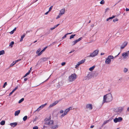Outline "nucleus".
I'll return each instance as SVG.
<instances>
[{
	"instance_id": "nucleus-1",
	"label": "nucleus",
	"mask_w": 129,
	"mask_h": 129,
	"mask_svg": "<svg viewBox=\"0 0 129 129\" xmlns=\"http://www.w3.org/2000/svg\"><path fill=\"white\" fill-rule=\"evenodd\" d=\"M113 99L112 95L111 93H109L104 95L103 97V100L102 102V104L104 103H108L111 101Z\"/></svg>"
},
{
	"instance_id": "nucleus-2",
	"label": "nucleus",
	"mask_w": 129,
	"mask_h": 129,
	"mask_svg": "<svg viewBox=\"0 0 129 129\" xmlns=\"http://www.w3.org/2000/svg\"><path fill=\"white\" fill-rule=\"evenodd\" d=\"M114 57L112 55H109L107 58L106 59L105 61V64H110L111 62V60H113Z\"/></svg>"
},
{
	"instance_id": "nucleus-3",
	"label": "nucleus",
	"mask_w": 129,
	"mask_h": 129,
	"mask_svg": "<svg viewBox=\"0 0 129 129\" xmlns=\"http://www.w3.org/2000/svg\"><path fill=\"white\" fill-rule=\"evenodd\" d=\"M121 56L124 60L128 59L129 57V50L125 52H124L122 54Z\"/></svg>"
},
{
	"instance_id": "nucleus-4",
	"label": "nucleus",
	"mask_w": 129,
	"mask_h": 129,
	"mask_svg": "<svg viewBox=\"0 0 129 129\" xmlns=\"http://www.w3.org/2000/svg\"><path fill=\"white\" fill-rule=\"evenodd\" d=\"M72 109V107H70L66 109L64 112L63 114H62L60 116V117L62 118V117H64L66 115L69 111Z\"/></svg>"
},
{
	"instance_id": "nucleus-5",
	"label": "nucleus",
	"mask_w": 129,
	"mask_h": 129,
	"mask_svg": "<svg viewBox=\"0 0 129 129\" xmlns=\"http://www.w3.org/2000/svg\"><path fill=\"white\" fill-rule=\"evenodd\" d=\"M77 78V75L75 74H73L70 76L69 78V80L70 82H72L74 81Z\"/></svg>"
},
{
	"instance_id": "nucleus-6",
	"label": "nucleus",
	"mask_w": 129,
	"mask_h": 129,
	"mask_svg": "<svg viewBox=\"0 0 129 129\" xmlns=\"http://www.w3.org/2000/svg\"><path fill=\"white\" fill-rule=\"evenodd\" d=\"M99 50H94L93 52L91 53L87 57H93L97 55L98 54Z\"/></svg>"
},
{
	"instance_id": "nucleus-7",
	"label": "nucleus",
	"mask_w": 129,
	"mask_h": 129,
	"mask_svg": "<svg viewBox=\"0 0 129 129\" xmlns=\"http://www.w3.org/2000/svg\"><path fill=\"white\" fill-rule=\"evenodd\" d=\"M51 128L53 129H56L59 127V125L56 122H53L51 126L50 127Z\"/></svg>"
},
{
	"instance_id": "nucleus-8",
	"label": "nucleus",
	"mask_w": 129,
	"mask_h": 129,
	"mask_svg": "<svg viewBox=\"0 0 129 129\" xmlns=\"http://www.w3.org/2000/svg\"><path fill=\"white\" fill-rule=\"evenodd\" d=\"M45 124H46L49 125L50 127L53 123V121L50 119H46L45 120Z\"/></svg>"
},
{
	"instance_id": "nucleus-9",
	"label": "nucleus",
	"mask_w": 129,
	"mask_h": 129,
	"mask_svg": "<svg viewBox=\"0 0 129 129\" xmlns=\"http://www.w3.org/2000/svg\"><path fill=\"white\" fill-rule=\"evenodd\" d=\"M123 108L122 107H119L114 109V111L118 114H120L122 111Z\"/></svg>"
},
{
	"instance_id": "nucleus-10",
	"label": "nucleus",
	"mask_w": 129,
	"mask_h": 129,
	"mask_svg": "<svg viewBox=\"0 0 129 129\" xmlns=\"http://www.w3.org/2000/svg\"><path fill=\"white\" fill-rule=\"evenodd\" d=\"M128 42L126 41H125L123 42L120 46V50H122L124 49L125 47L126 46Z\"/></svg>"
},
{
	"instance_id": "nucleus-11",
	"label": "nucleus",
	"mask_w": 129,
	"mask_h": 129,
	"mask_svg": "<svg viewBox=\"0 0 129 129\" xmlns=\"http://www.w3.org/2000/svg\"><path fill=\"white\" fill-rule=\"evenodd\" d=\"M122 120V118L121 117H119L118 118H116L114 119V122L116 123L117 122H120Z\"/></svg>"
},
{
	"instance_id": "nucleus-12",
	"label": "nucleus",
	"mask_w": 129,
	"mask_h": 129,
	"mask_svg": "<svg viewBox=\"0 0 129 129\" xmlns=\"http://www.w3.org/2000/svg\"><path fill=\"white\" fill-rule=\"evenodd\" d=\"M86 108L89 110H92V104H87L86 106Z\"/></svg>"
},
{
	"instance_id": "nucleus-13",
	"label": "nucleus",
	"mask_w": 129,
	"mask_h": 129,
	"mask_svg": "<svg viewBox=\"0 0 129 129\" xmlns=\"http://www.w3.org/2000/svg\"><path fill=\"white\" fill-rule=\"evenodd\" d=\"M47 103H45L44 104L42 105L37 109V110H36V111H39L40 110L44 107L47 105Z\"/></svg>"
},
{
	"instance_id": "nucleus-14",
	"label": "nucleus",
	"mask_w": 129,
	"mask_h": 129,
	"mask_svg": "<svg viewBox=\"0 0 129 129\" xmlns=\"http://www.w3.org/2000/svg\"><path fill=\"white\" fill-rule=\"evenodd\" d=\"M65 11L64 9H62L60 11V13L59 14L62 15L65 13Z\"/></svg>"
},
{
	"instance_id": "nucleus-15",
	"label": "nucleus",
	"mask_w": 129,
	"mask_h": 129,
	"mask_svg": "<svg viewBox=\"0 0 129 129\" xmlns=\"http://www.w3.org/2000/svg\"><path fill=\"white\" fill-rule=\"evenodd\" d=\"M47 48V47H45L38 54V55L39 56Z\"/></svg>"
},
{
	"instance_id": "nucleus-16",
	"label": "nucleus",
	"mask_w": 129,
	"mask_h": 129,
	"mask_svg": "<svg viewBox=\"0 0 129 129\" xmlns=\"http://www.w3.org/2000/svg\"><path fill=\"white\" fill-rule=\"evenodd\" d=\"M123 71L124 73H126L128 72V70L127 68H124L123 69Z\"/></svg>"
},
{
	"instance_id": "nucleus-17",
	"label": "nucleus",
	"mask_w": 129,
	"mask_h": 129,
	"mask_svg": "<svg viewBox=\"0 0 129 129\" xmlns=\"http://www.w3.org/2000/svg\"><path fill=\"white\" fill-rule=\"evenodd\" d=\"M17 124V123L16 122H14L11 123L10 125L14 127L16 126Z\"/></svg>"
},
{
	"instance_id": "nucleus-18",
	"label": "nucleus",
	"mask_w": 129,
	"mask_h": 129,
	"mask_svg": "<svg viewBox=\"0 0 129 129\" xmlns=\"http://www.w3.org/2000/svg\"><path fill=\"white\" fill-rule=\"evenodd\" d=\"M48 58H43L41 59V61L43 62H44L45 61H46Z\"/></svg>"
},
{
	"instance_id": "nucleus-19",
	"label": "nucleus",
	"mask_w": 129,
	"mask_h": 129,
	"mask_svg": "<svg viewBox=\"0 0 129 129\" xmlns=\"http://www.w3.org/2000/svg\"><path fill=\"white\" fill-rule=\"evenodd\" d=\"M20 111L19 110H18L15 112V115L16 116L18 115L20 113Z\"/></svg>"
},
{
	"instance_id": "nucleus-20",
	"label": "nucleus",
	"mask_w": 129,
	"mask_h": 129,
	"mask_svg": "<svg viewBox=\"0 0 129 129\" xmlns=\"http://www.w3.org/2000/svg\"><path fill=\"white\" fill-rule=\"evenodd\" d=\"M25 34H24L22 35L21 36V38L20 40V42H22L23 41V39L25 37Z\"/></svg>"
},
{
	"instance_id": "nucleus-21",
	"label": "nucleus",
	"mask_w": 129,
	"mask_h": 129,
	"mask_svg": "<svg viewBox=\"0 0 129 129\" xmlns=\"http://www.w3.org/2000/svg\"><path fill=\"white\" fill-rule=\"evenodd\" d=\"M115 17V16H112V17H109L108 18H107L106 19V21H108L109 20H110L112 19L113 18H114Z\"/></svg>"
},
{
	"instance_id": "nucleus-22",
	"label": "nucleus",
	"mask_w": 129,
	"mask_h": 129,
	"mask_svg": "<svg viewBox=\"0 0 129 129\" xmlns=\"http://www.w3.org/2000/svg\"><path fill=\"white\" fill-rule=\"evenodd\" d=\"M77 42H77L76 40L72 42V46H73L75 45Z\"/></svg>"
},
{
	"instance_id": "nucleus-23",
	"label": "nucleus",
	"mask_w": 129,
	"mask_h": 129,
	"mask_svg": "<svg viewBox=\"0 0 129 129\" xmlns=\"http://www.w3.org/2000/svg\"><path fill=\"white\" fill-rule=\"evenodd\" d=\"M109 121V120H108L106 121H104L103 124L102 125L104 126L107 123H108Z\"/></svg>"
},
{
	"instance_id": "nucleus-24",
	"label": "nucleus",
	"mask_w": 129,
	"mask_h": 129,
	"mask_svg": "<svg viewBox=\"0 0 129 129\" xmlns=\"http://www.w3.org/2000/svg\"><path fill=\"white\" fill-rule=\"evenodd\" d=\"M123 80V79L121 77L118 80V82H121Z\"/></svg>"
},
{
	"instance_id": "nucleus-25",
	"label": "nucleus",
	"mask_w": 129,
	"mask_h": 129,
	"mask_svg": "<svg viewBox=\"0 0 129 129\" xmlns=\"http://www.w3.org/2000/svg\"><path fill=\"white\" fill-rule=\"evenodd\" d=\"M5 121L4 120L2 121L0 123V124L1 125H3L5 124Z\"/></svg>"
},
{
	"instance_id": "nucleus-26",
	"label": "nucleus",
	"mask_w": 129,
	"mask_h": 129,
	"mask_svg": "<svg viewBox=\"0 0 129 129\" xmlns=\"http://www.w3.org/2000/svg\"><path fill=\"white\" fill-rule=\"evenodd\" d=\"M95 66H93L92 67H90V68L89 69V70L90 71H92V70H93L94 68H95Z\"/></svg>"
},
{
	"instance_id": "nucleus-27",
	"label": "nucleus",
	"mask_w": 129,
	"mask_h": 129,
	"mask_svg": "<svg viewBox=\"0 0 129 129\" xmlns=\"http://www.w3.org/2000/svg\"><path fill=\"white\" fill-rule=\"evenodd\" d=\"M5 53V51L4 50H2L0 51V55H3Z\"/></svg>"
},
{
	"instance_id": "nucleus-28",
	"label": "nucleus",
	"mask_w": 129,
	"mask_h": 129,
	"mask_svg": "<svg viewBox=\"0 0 129 129\" xmlns=\"http://www.w3.org/2000/svg\"><path fill=\"white\" fill-rule=\"evenodd\" d=\"M85 59H84L83 60H81V61H79V62H80V63L81 64H82L84 63V62L85 61Z\"/></svg>"
},
{
	"instance_id": "nucleus-29",
	"label": "nucleus",
	"mask_w": 129,
	"mask_h": 129,
	"mask_svg": "<svg viewBox=\"0 0 129 129\" xmlns=\"http://www.w3.org/2000/svg\"><path fill=\"white\" fill-rule=\"evenodd\" d=\"M14 44V42L13 41H12L11 43H10L9 46L11 47H12L13 45Z\"/></svg>"
},
{
	"instance_id": "nucleus-30",
	"label": "nucleus",
	"mask_w": 129,
	"mask_h": 129,
	"mask_svg": "<svg viewBox=\"0 0 129 129\" xmlns=\"http://www.w3.org/2000/svg\"><path fill=\"white\" fill-rule=\"evenodd\" d=\"M75 36H76L75 34L72 35L70 37V39H72L74 38V37H75Z\"/></svg>"
},
{
	"instance_id": "nucleus-31",
	"label": "nucleus",
	"mask_w": 129,
	"mask_h": 129,
	"mask_svg": "<svg viewBox=\"0 0 129 129\" xmlns=\"http://www.w3.org/2000/svg\"><path fill=\"white\" fill-rule=\"evenodd\" d=\"M24 100V99L23 98H22L21 100H19L18 102V103L20 104L21 103L23 102Z\"/></svg>"
},
{
	"instance_id": "nucleus-32",
	"label": "nucleus",
	"mask_w": 129,
	"mask_h": 129,
	"mask_svg": "<svg viewBox=\"0 0 129 129\" xmlns=\"http://www.w3.org/2000/svg\"><path fill=\"white\" fill-rule=\"evenodd\" d=\"M27 116H24L23 118V121H25L27 119Z\"/></svg>"
},
{
	"instance_id": "nucleus-33",
	"label": "nucleus",
	"mask_w": 129,
	"mask_h": 129,
	"mask_svg": "<svg viewBox=\"0 0 129 129\" xmlns=\"http://www.w3.org/2000/svg\"><path fill=\"white\" fill-rule=\"evenodd\" d=\"M55 105H54V103H53L52 104H50V106H49V107L50 108H51L54 106Z\"/></svg>"
},
{
	"instance_id": "nucleus-34",
	"label": "nucleus",
	"mask_w": 129,
	"mask_h": 129,
	"mask_svg": "<svg viewBox=\"0 0 129 129\" xmlns=\"http://www.w3.org/2000/svg\"><path fill=\"white\" fill-rule=\"evenodd\" d=\"M16 63H15V61H13L12 63L10 65L11 67H12L14 66Z\"/></svg>"
},
{
	"instance_id": "nucleus-35",
	"label": "nucleus",
	"mask_w": 129,
	"mask_h": 129,
	"mask_svg": "<svg viewBox=\"0 0 129 129\" xmlns=\"http://www.w3.org/2000/svg\"><path fill=\"white\" fill-rule=\"evenodd\" d=\"M41 50V49L40 48H39L38 49V50L36 52V54H38L39 52Z\"/></svg>"
},
{
	"instance_id": "nucleus-36",
	"label": "nucleus",
	"mask_w": 129,
	"mask_h": 129,
	"mask_svg": "<svg viewBox=\"0 0 129 129\" xmlns=\"http://www.w3.org/2000/svg\"><path fill=\"white\" fill-rule=\"evenodd\" d=\"M105 3V1L104 0H102L100 2V4H104Z\"/></svg>"
},
{
	"instance_id": "nucleus-37",
	"label": "nucleus",
	"mask_w": 129,
	"mask_h": 129,
	"mask_svg": "<svg viewBox=\"0 0 129 129\" xmlns=\"http://www.w3.org/2000/svg\"><path fill=\"white\" fill-rule=\"evenodd\" d=\"M82 37H81V38H79L78 39L76 40L77 41V42L79 41L80 40H81L82 39Z\"/></svg>"
},
{
	"instance_id": "nucleus-38",
	"label": "nucleus",
	"mask_w": 129,
	"mask_h": 129,
	"mask_svg": "<svg viewBox=\"0 0 129 129\" xmlns=\"http://www.w3.org/2000/svg\"><path fill=\"white\" fill-rule=\"evenodd\" d=\"M7 85V82H5L4 84V85H3V87L4 88L5 87H6V86Z\"/></svg>"
},
{
	"instance_id": "nucleus-39",
	"label": "nucleus",
	"mask_w": 129,
	"mask_h": 129,
	"mask_svg": "<svg viewBox=\"0 0 129 129\" xmlns=\"http://www.w3.org/2000/svg\"><path fill=\"white\" fill-rule=\"evenodd\" d=\"M58 102V101H55L53 103H54V105H55L56 104H57Z\"/></svg>"
},
{
	"instance_id": "nucleus-40",
	"label": "nucleus",
	"mask_w": 129,
	"mask_h": 129,
	"mask_svg": "<svg viewBox=\"0 0 129 129\" xmlns=\"http://www.w3.org/2000/svg\"><path fill=\"white\" fill-rule=\"evenodd\" d=\"M18 88V87L17 86L14 88L12 91L14 92Z\"/></svg>"
},
{
	"instance_id": "nucleus-41",
	"label": "nucleus",
	"mask_w": 129,
	"mask_h": 129,
	"mask_svg": "<svg viewBox=\"0 0 129 129\" xmlns=\"http://www.w3.org/2000/svg\"><path fill=\"white\" fill-rule=\"evenodd\" d=\"M61 16V15L60 14H59L58 15L56 19H58L60 18Z\"/></svg>"
},
{
	"instance_id": "nucleus-42",
	"label": "nucleus",
	"mask_w": 129,
	"mask_h": 129,
	"mask_svg": "<svg viewBox=\"0 0 129 129\" xmlns=\"http://www.w3.org/2000/svg\"><path fill=\"white\" fill-rule=\"evenodd\" d=\"M118 19L117 18H116L115 19H113V21L114 22H115L116 21H118Z\"/></svg>"
},
{
	"instance_id": "nucleus-43",
	"label": "nucleus",
	"mask_w": 129,
	"mask_h": 129,
	"mask_svg": "<svg viewBox=\"0 0 129 129\" xmlns=\"http://www.w3.org/2000/svg\"><path fill=\"white\" fill-rule=\"evenodd\" d=\"M38 127L37 126H35L33 128V129H38Z\"/></svg>"
},
{
	"instance_id": "nucleus-44",
	"label": "nucleus",
	"mask_w": 129,
	"mask_h": 129,
	"mask_svg": "<svg viewBox=\"0 0 129 129\" xmlns=\"http://www.w3.org/2000/svg\"><path fill=\"white\" fill-rule=\"evenodd\" d=\"M63 111L62 110H61L59 111V113L60 114H63Z\"/></svg>"
},
{
	"instance_id": "nucleus-45",
	"label": "nucleus",
	"mask_w": 129,
	"mask_h": 129,
	"mask_svg": "<svg viewBox=\"0 0 129 129\" xmlns=\"http://www.w3.org/2000/svg\"><path fill=\"white\" fill-rule=\"evenodd\" d=\"M21 60V59H19L15 60V63H16L17 62H18V61H20Z\"/></svg>"
},
{
	"instance_id": "nucleus-46",
	"label": "nucleus",
	"mask_w": 129,
	"mask_h": 129,
	"mask_svg": "<svg viewBox=\"0 0 129 129\" xmlns=\"http://www.w3.org/2000/svg\"><path fill=\"white\" fill-rule=\"evenodd\" d=\"M52 7H53L52 6H51L50 7V8H49V11H51V10L52 9Z\"/></svg>"
},
{
	"instance_id": "nucleus-47",
	"label": "nucleus",
	"mask_w": 129,
	"mask_h": 129,
	"mask_svg": "<svg viewBox=\"0 0 129 129\" xmlns=\"http://www.w3.org/2000/svg\"><path fill=\"white\" fill-rule=\"evenodd\" d=\"M15 31H13V30L11 31L10 32V33L11 34H13L14 32Z\"/></svg>"
},
{
	"instance_id": "nucleus-48",
	"label": "nucleus",
	"mask_w": 129,
	"mask_h": 129,
	"mask_svg": "<svg viewBox=\"0 0 129 129\" xmlns=\"http://www.w3.org/2000/svg\"><path fill=\"white\" fill-rule=\"evenodd\" d=\"M67 34H66V35H64L62 38V39H64V38H65L66 37H67Z\"/></svg>"
},
{
	"instance_id": "nucleus-49",
	"label": "nucleus",
	"mask_w": 129,
	"mask_h": 129,
	"mask_svg": "<svg viewBox=\"0 0 129 129\" xmlns=\"http://www.w3.org/2000/svg\"><path fill=\"white\" fill-rule=\"evenodd\" d=\"M66 64V62H63L61 64L62 65V66H64V65H65Z\"/></svg>"
},
{
	"instance_id": "nucleus-50",
	"label": "nucleus",
	"mask_w": 129,
	"mask_h": 129,
	"mask_svg": "<svg viewBox=\"0 0 129 129\" xmlns=\"http://www.w3.org/2000/svg\"><path fill=\"white\" fill-rule=\"evenodd\" d=\"M109 9L108 8L106 9L105 10V12H107L109 10Z\"/></svg>"
},
{
	"instance_id": "nucleus-51",
	"label": "nucleus",
	"mask_w": 129,
	"mask_h": 129,
	"mask_svg": "<svg viewBox=\"0 0 129 129\" xmlns=\"http://www.w3.org/2000/svg\"><path fill=\"white\" fill-rule=\"evenodd\" d=\"M29 74L28 73H27L24 76V77H26V76L27 75H29Z\"/></svg>"
},
{
	"instance_id": "nucleus-52",
	"label": "nucleus",
	"mask_w": 129,
	"mask_h": 129,
	"mask_svg": "<svg viewBox=\"0 0 129 129\" xmlns=\"http://www.w3.org/2000/svg\"><path fill=\"white\" fill-rule=\"evenodd\" d=\"M13 92L12 91L10 93V94H9V96L11 95L12 94V93H13Z\"/></svg>"
},
{
	"instance_id": "nucleus-53",
	"label": "nucleus",
	"mask_w": 129,
	"mask_h": 129,
	"mask_svg": "<svg viewBox=\"0 0 129 129\" xmlns=\"http://www.w3.org/2000/svg\"><path fill=\"white\" fill-rule=\"evenodd\" d=\"M75 51V50H72L70 52H69V53H72V52H74V51Z\"/></svg>"
},
{
	"instance_id": "nucleus-54",
	"label": "nucleus",
	"mask_w": 129,
	"mask_h": 129,
	"mask_svg": "<svg viewBox=\"0 0 129 129\" xmlns=\"http://www.w3.org/2000/svg\"><path fill=\"white\" fill-rule=\"evenodd\" d=\"M79 65H78V64H76V67H75V68H77L79 66Z\"/></svg>"
},
{
	"instance_id": "nucleus-55",
	"label": "nucleus",
	"mask_w": 129,
	"mask_h": 129,
	"mask_svg": "<svg viewBox=\"0 0 129 129\" xmlns=\"http://www.w3.org/2000/svg\"><path fill=\"white\" fill-rule=\"evenodd\" d=\"M125 10L126 11H129V9L126 8V9Z\"/></svg>"
},
{
	"instance_id": "nucleus-56",
	"label": "nucleus",
	"mask_w": 129,
	"mask_h": 129,
	"mask_svg": "<svg viewBox=\"0 0 129 129\" xmlns=\"http://www.w3.org/2000/svg\"><path fill=\"white\" fill-rule=\"evenodd\" d=\"M94 127V125H91L90 127V128H93Z\"/></svg>"
},
{
	"instance_id": "nucleus-57",
	"label": "nucleus",
	"mask_w": 129,
	"mask_h": 129,
	"mask_svg": "<svg viewBox=\"0 0 129 129\" xmlns=\"http://www.w3.org/2000/svg\"><path fill=\"white\" fill-rule=\"evenodd\" d=\"M105 54V53H101V55H102Z\"/></svg>"
},
{
	"instance_id": "nucleus-58",
	"label": "nucleus",
	"mask_w": 129,
	"mask_h": 129,
	"mask_svg": "<svg viewBox=\"0 0 129 129\" xmlns=\"http://www.w3.org/2000/svg\"><path fill=\"white\" fill-rule=\"evenodd\" d=\"M54 29V28L53 27L51 28H50V29L51 30H53V29Z\"/></svg>"
},
{
	"instance_id": "nucleus-59",
	"label": "nucleus",
	"mask_w": 129,
	"mask_h": 129,
	"mask_svg": "<svg viewBox=\"0 0 129 129\" xmlns=\"http://www.w3.org/2000/svg\"><path fill=\"white\" fill-rule=\"evenodd\" d=\"M77 64H78V65H79V66L80 65V64H81L79 61L78 63Z\"/></svg>"
},
{
	"instance_id": "nucleus-60",
	"label": "nucleus",
	"mask_w": 129,
	"mask_h": 129,
	"mask_svg": "<svg viewBox=\"0 0 129 129\" xmlns=\"http://www.w3.org/2000/svg\"><path fill=\"white\" fill-rule=\"evenodd\" d=\"M49 12V11H48V12H47L46 13H45V15H47V14H48V13Z\"/></svg>"
},
{
	"instance_id": "nucleus-61",
	"label": "nucleus",
	"mask_w": 129,
	"mask_h": 129,
	"mask_svg": "<svg viewBox=\"0 0 129 129\" xmlns=\"http://www.w3.org/2000/svg\"><path fill=\"white\" fill-rule=\"evenodd\" d=\"M72 33H68L67 34V35H69V34H71Z\"/></svg>"
},
{
	"instance_id": "nucleus-62",
	"label": "nucleus",
	"mask_w": 129,
	"mask_h": 129,
	"mask_svg": "<svg viewBox=\"0 0 129 129\" xmlns=\"http://www.w3.org/2000/svg\"><path fill=\"white\" fill-rule=\"evenodd\" d=\"M30 72H31V71H30V70L28 72H27V73H29H29H30Z\"/></svg>"
},
{
	"instance_id": "nucleus-63",
	"label": "nucleus",
	"mask_w": 129,
	"mask_h": 129,
	"mask_svg": "<svg viewBox=\"0 0 129 129\" xmlns=\"http://www.w3.org/2000/svg\"><path fill=\"white\" fill-rule=\"evenodd\" d=\"M30 72H31V71H30V70L28 72H27V73H29H29H30Z\"/></svg>"
},
{
	"instance_id": "nucleus-64",
	"label": "nucleus",
	"mask_w": 129,
	"mask_h": 129,
	"mask_svg": "<svg viewBox=\"0 0 129 129\" xmlns=\"http://www.w3.org/2000/svg\"><path fill=\"white\" fill-rule=\"evenodd\" d=\"M16 27H15V28L13 30V31H15L16 30Z\"/></svg>"
}]
</instances>
